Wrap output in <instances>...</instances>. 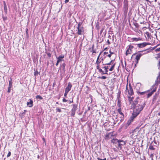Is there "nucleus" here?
I'll return each instance as SVG.
<instances>
[{"instance_id":"nucleus-4","label":"nucleus","mask_w":160,"mask_h":160,"mask_svg":"<svg viewBox=\"0 0 160 160\" xmlns=\"http://www.w3.org/2000/svg\"><path fill=\"white\" fill-rule=\"evenodd\" d=\"M149 43L144 42L142 43H140L137 44L138 47L139 48H142L144 47L146 45L149 44Z\"/></svg>"},{"instance_id":"nucleus-12","label":"nucleus","mask_w":160,"mask_h":160,"mask_svg":"<svg viewBox=\"0 0 160 160\" xmlns=\"http://www.w3.org/2000/svg\"><path fill=\"white\" fill-rule=\"evenodd\" d=\"M29 102H27V105L29 107H32L33 105V101L31 99H29Z\"/></svg>"},{"instance_id":"nucleus-52","label":"nucleus","mask_w":160,"mask_h":160,"mask_svg":"<svg viewBox=\"0 0 160 160\" xmlns=\"http://www.w3.org/2000/svg\"><path fill=\"white\" fill-rule=\"evenodd\" d=\"M107 43H108V44H110V42L109 41V40H108L107 41Z\"/></svg>"},{"instance_id":"nucleus-46","label":"nucleus","mask_w":160,"mask_h":160,"mask_svg":"<svg viewBox=\"0 0 160 160\" xmlns=\"http://www.w3.org/2000/svg\"><path fill=\"white\" fill-rule=\"evenodd\" d=\"M109 52H110V54H111V55H112V54H114V53L113 52H112L111 51V50H109Z\"/></svg>"},{"instance_id":"nucleus-32","label":"nucleus","mask_w":160,"mask_h":160,"mask_svg":"<svg viewBox=\"0 0 160 160\" xmlns=\"http://www.w3.org/2000/svg\"><path fill=\"white\" fill-rule=\"evenodd\" d=\"M122 142V143H120L121 142H118V146L119 147H121V146L123 144H123V143Z\"/></svg>"},{"instance_id":"nucleus-39","label":"nucleus","mask_w":160,"mask_h":160,"mask_svg":"<svg viewBox=\"0 0 160 160\" xmlns=\"http://www.w3.org/2000/svg\"><path fill=\"white\" fill-rule=\"evenodd\" d=\"M47 55L49 57H51V53L49 52H48L47 53Z\"/></svg>"},{"instance_id":"nucleus-34","label":"nucleus","mask_w":160,"mask_h":160,"mask_svg":"<svg viewBox=\"0 0 160 160\" xmlns=\"http://www.w3.org/2000/svg\"><path fill=\"white\" fill-rule=\"evenodd\" d=\"M11 152L9 151L8 152V153L7 155V157L8 158V157H9L10 156V155H11Z\"/></svg>"},{"instance_id":"nucleus-37","label":"nucleus","mask_w":160,"mask_h":160,"mask_svg":"<svg viewBox=\"0 0 160 160\" xmlns=\"http://www.w3.org/2000/svg\"><path fill=\"white\" fill-rule=\"evenodd\" d=\"M97 159L98 160H106V158H104V159H102L98 158Z\"/></svg>"},{"instance_id":"nucleus-35","label":"nucleus","mask_w":160,"mask_h":160,"mask_svg":"<svg viewBox=\"0 0 160 160\" xmlns=\"http://www.w3.org/2000/svg\"><path fill=\"white\" fill-rule=\"evenodd\" d=\"M154 155L153 154H152L150 155V158H151L152 160H153V158Z\"/></svg>"},{"instance_id":"nucleus-9","label":"nucleus","mask_w":160,"mask_h":160,"mask_svg":"<svg viewBox=\"0 0 160 160\" xmlns=\"http://www.w3.org/2000/svg\"><path fill=\"white\" fill-rule=\"evenodd\" d=\"M78 29V35H81L82 34V33L83 32V27H81L80 28L77 27Z\"/></svg>"},{"instance_id":"nucleus-22","label":"nucleus","mask_w":160,"mask_h":160,"mask_svg":"<svg viewBox=\"0 0 160 160\" xmlns=\"http://www.w3.org/2000/svg\"><path fill=\"white\" fill-rule=\"evenodd\" d=\"M36 98L37 99H39L40 100H42V98L41 96H40L39 95H37L36 96Z\"/></svg>"},{"instance_id":"nucleus-24","label":"nucleus","mask_w":160,"mask_h":160,"mask_svg":"<svg viewBox=\"0 0 160 160\" xmlns=\"http://www.w3.org/2000/svg\"><path fill=\"white\" fill-rule=\"evenodd\" d=\"M114 61V60H111L110 62H109V63H106V64H105V65H110L111 63L112 64L113 63V62Z\"/></svg>"},{"instance_id":"nucleus-31","label":"nucleus","mask_w":160,"mask_h":160,"mask_svg":"<svg viewBox=\"0 0 160 160\" xmlns=\"http://www.w3.org/2000/svg\"><path fill=\"white\" fill-rule=\"evenodd\" d=\"M133 97H129V101H132L133 100Z\"/></svg>"},{"instance_id":"nucleus-40","label":"nucleus","mask_w":160,"mask_h":160,"mask_svg":"<svg viewBox=\"0 0 160 160\" xmlns=\"http://www.w3.org/2000/svg\"><path fill=\"white\" fill-rule=\"evenodd\" d=\"M133 41H138V38H132Z\"/></svg>"},{"instance_id":"nucleus-14","label":"nucleus","mask_w":160,"mask_h":160,"mask_svg":"<svg viewBox=\"0 0 160 160\" xmlns=\"http://www.w3.org/2000/svg\"><path fill=\"white\" fill-rule=\"evenodd\" d=\"M156 91V89H153L150 92L148 93L147 95V98H149L150 96H151L153 94V93L155 92Z\"/></svg>"},{"instance_id":"nucleus-47","label":"nucleus","mask_w":160,"mask_h":160,"mask_svg":"<svg viewBox=\"0 0 160 160\" xmlns=\"http://www.w3.org/2000/svg\"><path fill=\"white\" fill-rule=\"evenodd\" d=\"M62 101H63V102H66L67 101V100L66 99H65L64 98L63 99Z\"/></svg>"},{"instance_id":"nucleus-1","label":"nucleus","mask_w":160,"mask_h":160,"mask_svg":"<svg viewBox=\"0 0 160 160\" xmlns=\"http://www.w3.org/2000/svg\"><path fill=\"white\" fill-rule=\"evenodd\" d=\"M141 105L144 106L145 105V103L142 101L140 100L138 98H136V100H135L131 105L132 108H135L140 106Z\"/></svg>"},{"instance_id":"nucleus-55","label":"nucleus","mask_w":160,"mask_h":160,"mask_svg":"<svg viewBox=\"0 0 160 160\" xmlns=\"http://www.w3.org/2000/svg\"><path fill=\"white\" fill-rule=\"evenodd\" d=\"M108 52H104V55H106V54H108Z\"/></svg>"},{"instance_id":"nucleus-58","label":"nucleus","mask_w":160,"mask_h":160,"mask_svg":"<svg viewBox=\"0 0 160 160\" xmlns=\"http://www.w3.org/2000/svg\"><path fill=\"white\" fill-rule=\"evenodd\" d=\"M38 74V72H35V73L34 74H35V75H37V74Z\"/></svg>"},{"instance_id":"nucleus-27","label":"nucleus","mask_w":160,"mask_h":160,"mask_svg":"<svg viewBox=\"0 0 160 160\" xmlns=\"http://www.w3.org/2000/svg\"><path fill=\"white\" fill-rule=\"evenodd\" d=\"M65 66H66V64L64 63H62V70H64V71L65 70Z\"/></svg>"},{"instance_id":"nucleus-36","label":"nucleus","mask_w":160,"mask_h":160,"mask_svg":"<svg viewBox=\"0 0 160 160\" xmlns=\"http://www.w3.org/2000/svg\"><path fill=\"white\" fill-rule=\"evenodd\" d=\"M159 76H158L157 78V80L155 81V84H157V85H158V83H160V82H158V81H157V80H158V78Z\"/></svg>"},{"instance_id":"nucleus-15","label":"nucleus","mask_w":160,"mask_h":160,"mask_svg":"<svg viewBox=\"0 0 160 160\" xmlns=\"http://www.w3.org/2000/svg\"><path fill=\"white\" fill-rule=\"evenodd\" d=\"M117 106L119 108H121V100L120 99H118V101Z\"/></svg>"},{"instance_id":"nucleus-21","label":"nucleus","mask_w":160,"mask_h":160,"mask_svg":"<svg viewBox=\"0 0 160 160\" xmlns=\"http://www.w3.org/2000/svg\"><path fill=\"white\" fill-rule=\"evenodd\" d=\"M115 63H114L113 65L111 67V68L109 69V70L110 71H112L115 66Z\"/></svg>"},{"instance_id":"nucleus-59","label":"nucleus","mask_w":160,"mask_h":160,"mask_svg":"<svg viewBox=\"0 0 160 160\" xmlns=\"http://www.w3.org/2000/svg\"><path fill=\"white\" fill-rule=\"evenodd\" d=\"M94 45H93L92 47V50H93V49H94Z\"/></svg>"},{"instance_id":"nucleus-50","label":"nucleus","mask_w":160,"mask_h":160,"mask_svg":"<svg viewBox=\"0 0 160 160\" xmlns=\"http://www.w3.org/2000/svg\"><path fill=\"white\" fill-rule=\"evenodd\" d=\"M99 71L101 73V72H102L103 71L101 69H100L99 70Z\"/></svg>"},{"instance_id":"nucleus-25","label":"nucleus","mask_w":160,"mask_h":160,"mask_svg":"<svg viewBox=\"0 0 160 160\" xmlns=\"http://www.w3.org/2000/svg\"><path fill=\"white\" fill-rule=\"evenodd\" d=\"M64 55H63L59 56L58 57H57V58H59V59H62L64 58Z\"/></svg>"},{"instance_id":"nucleus-19","label":"nucleus","mask_w":160,"mask_h":160,"mask_svg":"<svg viewBox=\"0 0 160 160\" xmlns=\"http://www.w3.org/2000/svg\"><path fill=\"white\" fill-rule=\"evenodd\" d=\"M12 87V79L10 78V80L9 81V83L8 87H9V88H11Z\"/></svg>"},{"instance_id":"nucleus-33","label":"nucleus","mask_w":160,"mask_h":160,"mask_svg":"<svg viewBox=\"0 0 160 160\" xmlns=\"http://www.w3.org/2000/svg\"><path fill=\"white\" fill-rule=\"evenodd\" d=\"M133 48V46L130 45L129 46V48H128V49H130L132 50V49Z\"/></svg>"},{"instance_id":"nucleus-56","label":"nucleus","mask_w":160,"mask_h":160,"mask_svg":"<svg viewBox=\"0 0 160 160\" xmlns=\"http://www.w3.org/2000/svg\"><path fill=\"white\" fill-rule=\"evenodd\" d=\"M112 55L110 54H109L108 55V56L109 58H110L111 57Z\"/></svg>"},{"instance_id":"nucleus-30","label":"nucleus","mask_w":160,"mask_h":160,"mask_svg":"<svg viewBox=\"0 0 160 160\" xmlns=\"http://www.w3.org/2000/svg\"><path fill=\"white\" fill-rule=\"evenodd\" d=\"M146 92H138V93H140V94L141 95H143Z\"/></svg>"},{"instance_id":"nucleus-64","label":"nucleus","mask_w":160,"mask_h":160,"mask_svg":"<svg viewBox=\"0 0 160 160\" xmlns=\"http://www.w3.org/2000/svg\"><path fill=\"white\" fill-rule=\"evenodd\" d=\"M26 111H26V110H24V112H23V113H25V112H26Z\"/></svg>"},{"instance_id":"nucleus-8","label":"nucleus","mask_w":160,"mask_h":160,"mask_svg":"<svg viewBox=\"0 0 160 160\" xmlns=\"http://www.w3.org/2000/svg\"><path fill=\"white\" fill-rule=\"evenodd\" d=\"M138 52L137 53V54L136 56L135 59L137 60L136 63H138V61L140 59V57L142 55V54L141 53H138Z\"/></svg>"},{"instance_id":"nucleus-16","label":"nucleus","mask_w":160,"mask_h":160,"mask_svg":"<svg viewBox=\"0 0 160 160\" xmlns=\"http://www.w3.org/2000/svg\"><path fill=\"white\" fill-rule=\"evenodd\" d=\"M132 52V50L130 49H128L126 51V55H128L129 54H131Z\"/></svg>"},{"instance_id":"nucleus-11","label":"nucleus","mask_w":160,"mask_h":160,"mask_svg":"<svg viewBox=\"0 0 160 160\" xmlns=\"http://www.w3.org/2000/svg\"><path fill=\"white\" fill-rule=\"evenodd\" d=\"M72 87V85L69 82L68 83L67 87L65 88V91L68 92L70 90Z\"/></svg>"},{"instance_id":"nucleus-53","label":"nucleus","mask_w":160,"mask_h":160,"mask_svg":"<svg viewBox=\"0 0 160 160\" xmlns=\"http://www.w3.org/2000/svg\"><path fill=\"white\" fill-rule=\"evenodd\" d=\"M69 104H70V103H72V102H73V100H72V101H71V100H69Z\"/></svg>"},{"instance_id":"nucleus-41","label":"nucleus","mask_w":160,"mask_h":160,"mask_svg":"<svg viewBox=\"0 0 160 160\" xmlns=\"http://www.w3.org/2000/svg\"><path fill=\"white\" fill-rule=\"evenodd\" d=\"M96 63L97 64V65H99L100 63V61H99L98 60H97Z\"/></svg>"},{"instance_id":"nucleus-42","label":"nucleus","mask_w":160,"mask_h":160,"mask_svg":"<svg viewBox=\"0 0 160 160\" xmlns=\"http://www.w3.org/2000/svg\"><path fill=\"white\" fill-rule=\"evenodd\" d=\"M68 92H67V91H65V92L64 94V96L65 97H66V96L67 95V94H68Z\"/></svg>"},{"instance_id":"nucleus-10","label":"nucleus","mask_w":160,"mask_h":160,"mask_svg":"<svg viewBox=\"0 0 160 160\" xmlns=\"http://www.w3.org/2000/svg\"><path fill=\"white\" fill-rule=\"evenodd\" d=\"M138 115L136 114V113L133 112L129 120L130 122H132L134 119Z\"/></svg>"},{"instance_id":"nucleus-29","label":"nucleus","mask_w":160,"mask_h":160,"mask_svg":"<svg viewBox=\"0 0 160 160\" xmlns=\"http://www.w3.org/2000/svg\"><path fill=\"white\" fill-rule=\"evenodd\" d=\"M103 68H104L105 69V72L107 73V72H108V67H106L105 66H104V67H103Z\"/></svg>"},{"instance_id":"nucleus-51","label":"nucleus","mask_w":160,"mask_h":160,"mask_svg":"<svg viewBox=\"0 0 160 160\" xmlns=\"http://www.w3.org/2000/svg\"><path fill=\"white\" fill-rule=\"evenodd\" d=\"M69 0H65V3H66L67 2H69Z\"/></svg>"},{"instance_id":"nucleus-45","label":"nucleus","mask_w":160,"mask_h":160,"mask_svg":"<svg viewBox=\"0 0 160 160\" xmlns=\"http://www.w3.org/2000/svg\"><path fill=\"white\" fill-rule=\"evenodd\" d=\"M91 52H92V54L93 53H96V51L94 50H92Z\"/></svg>"},{"instance_id":"nucleus-18","label":"nucleus","mask_w":160,"mask_h":160,"mask_svg":"<svg viewBox=\"0 0 160 160\" xmlns=\"http://www.w3.org/2000/svg\"><path fill=\"white\" fill-rule=\"evenodd\" d=\"M3 6H4V10L5 12L7 11V8L6 4L5 3V2H3Z\"/></svg>"},{"instance_id":"nucleus-20","label":"nucleus","mask_w":160,"mask_h":160,"mask_svg":"<svg viewBox=\"0 0 160 160\" xmlns=\"http://www.w3.org/2000/svg\"><path fill=\"white\" fill-rule=\"evenodd\" d=\"M58 60H57V63L56 64V66H57L58 64V63L61 62V61H62V59H59V58H57Z\"/></svg>"},{"instance_id":"nucleus-44","label":"nucleus","mask_w":160,"mask_h":160,"mask_svg":"<svg viewBox=\"0 0 160 160\" xmlns=\"http://www.w3.org/2000/svg\"><path fill=\"white\" fill-rule=\"evenodd\" d=\"M102 52H101L99 54V55L98 56V58H97V60H98V59H99V57H100V56L101 53Z\"/></svg>"},{"instance_id":"nucleus-23","label":"nucleus","mask_w":160,"mask_h":160,"mask_svg":"<svg viewBox=\"0 0 160 160\" xmlns=\"http://www.w3.org/2000/svg\"><path fill=\"white\" fill-rule=\"evenodd\" d=\"M146 35L147 36V37H148V38H150V36H151V34L148 32H146Z\"/></svg>"},{"instance_id":"nucleus-7","label":"nucleus","mask_w":160,"mask_h":160,"mask_svg":"<svg viewBox=\"0 0 160 160\" xmlns=\"http://www.w3.org/2000/svg\"><path fill=\"white\" fill-rule=\"evenodd\" d=\"M129 89L128 90V93L130 95H132L133 94V89L131 87L130 84H129Z\"/></svg>"},{"instance_id":"nucleus-57","label":"nucleus","mask_w":160,"mask_h":160,"mask_svg":"<svg viewBox=\"0 0 160 160\" xmlns=\"http://www.w3.org/2000/svg\"><path fill=\"white\" fill-rule=\"evenodd\" d=\"M147 2H149L150 4H151V2L149 0H146Z\"/></svg>"},{"instance_id":"nucleus-48","label":"nucleus","mask_w":160,"mask_h":160,"mask_svg":"<svg viewBox=\"0 0 160 160\" xmlns=\"http://www.w3.org/2000/svg\"><path fill=\"white\" fill-rule=\"evenodd\" d=\"M57 110L58 112H61V109L60 108L57 109Z\"/></svg>"},{"instance_id":"nucleus-5","label":"nucleus","mask_w":160,"mask_h":160,"mask_svg":"<svg viewBox=\"0 0 160 160\" xmlns=\"http://www.w3.org/2000/svg\"><path fill=\"white\" fill-rule=\"evenodd\" d=\"M118 112L121 116V117H120V118H121L120 120V121L122 122L123 120V119L124 117V115L123 113L121 112V108H119L118 109Z\"/></svg>"},{"instance_id":"nucleus-26","label":"nucleus","mask_w":160,"mask_h":160,"mask_svg":"<svg viewBox=\"0 0 160 160\" xmlns=\"http://www.w3.org/2000/svg\"><path fill=\"white\" fill-rule=\"evenodd\" d=\"M149 149L151 150H154L155 149V148L152 145L149 146Z\"/></svg>"},{"instance_id":"nucleus-28","label":"nucleus","mask_w":160,"mask_h":160,"mask_svg":"<svg viewBox=\"0 0 160 160\" xmlns=\"http://www.w3.org/2000/svg\"><path fill=\"white\" fill-rule=\"evenodd\" d=\"M98 78H99L105 79L107 78V77L105 76H102V77H99Z\"/></svg>"},{"instance_id":"nucleus-43","label":"nucleus","mask_w":160,"mask_h":160,"mask_svg":"<svg viewBox=\"0 0 160 160\" xmlns=\"http://www.w3.org/2000/svg\"><path fill=\"white\" fill-rule=\"evenodd\" d=\"M11 88H9V87H8V92L9 93L11 91Z\"/></svg>"},{"instance_id":"nucleus-17","label":"nucleus","mask_w":160,"mask_h":160,"mask_svg":"<svg viewBox=\"0 0 160 160\" xmlns=\"http://www.w3.org/2000/svg\"><path fill=\"white\" fill-rule=\"evenodd\" d=\"M112 136V135L111 134V133H108L107 135H106L105 136V138L106 139H109V137L110 136Z\"/></svg>"},{"instance_id":"nucleus-49","label":"nucleus","mask_w":160,"mask_h":160,"mask_svg":"<svg viewBox=\"0 0 160 160\" xmlns=\"http://www.w3.org/2000/svg\"><path fill=\"white\" fill-rule=\"evenodd\" d=\"M97 69H98V70H99V69H100V67H99V65H97Z\"/></svg>"},{"instance_id":"nucleus-63","label":"nucleus","mask_w":160,"mask_h":160,"mask_svg":"<svg viewBox=\"0 0 160 160\" xmlns=\"http://www.w3.org/2000/svg\"><path fill=\"white\" fill-rule=\"evenodd\" d=\"M158 116H160V112L158 113Z\"/></svg>"},{"instance_id":"nucleus-61","label":"nucleus","mask_w":160,"mask_h":160,"mask_svg":"<svg viewBox=\"0 0 160 160\" xmlns=\"http://www.w3.org/2000/svg\"><path fill=\"white\" fill-rule=\"evenodd\" d=\"M107 48H104V50H107Z\"/></svg>"},{"instance_id":"nucleus-60","label":"nucleus","mask_w":160,"mask_h":160,"mask_svg":"<svg viewBox=\"0 0 160 160\" xmlns=\"http://www.w3.org/2000/svg\"><path fill=\"white\" fill-rule=\"evenodd\" d=\"M136 54V53H134L132 55V57H133Z\"/></svg>"},{"instance_id":"nucleus-54","label":"nucleus","mask_w":160,"mask_h":160,"mask_svg":"<svg viewBox=\"0 0 160 160\" xmlns=\"http://www.w3.org/2000/svg\"><path fill=\"white\" fill-rule=\"evenodd\" d=\"M101 73H102V74H107V73H106V72H105V73H104V72H103V71H102V72H101Z\"/></svg>"},{"instance_id":"nucleus-2","label":"nucleus","mask_w":160,"mask_h":160,"mask_svg":"<svg viewBox=\"0 0 160 160\" xmlns=\"http://www.w3.org/2000/svg\"><path fill=\"white\" fill-rule=\"evenodd\" d=\"M144 107V106L141 105L140 106L133 108L134 109L133 112L136 113V114L138 115Z\"/></svg>"},{"instance_id":"nucleus-6","label":"nucleus","mask_w":160,"mask_h":160,"mask_svg":"<svg viewBox=\"0 0 160 160\" xmlns=\"http://www.w3.org/2000/svg\"><path fill=\"white\" fill-rule=\"evenodd\" d=\"M112 142L113 143H117L118 142H122L123 143V144H125V143L124 141H123L122 140H118L117 139H113L111 140Z\"/></svg>"},{"instance_id":"nucleus-62","label":"nucleus","mask_w":160,"mask_h":160,"mask_svg":"<svg viewBox=\"0 0 160 160\" xmlns=\"http://www.w3.org/2000/svg\"><path fill=\"white\" fill-rule=\"evenodd\" d=\"M138 41L140 40H141V39L140 38H138Z\"/></svg>"},{"instance_id":"nucleus-3","label":"nucleus","mask_w":160,"mask_h":160,"mask_svg":"<svg viewBox=\"0 0 160 160\" xmlns=\"http://www.w3.org/2000/svg\"><path fill=\"white\" fill-rule=\"evenodd\" d=\"M77 109V105L73 104L72 105V108L71 110V116H74L76 110Z\"/></svg>"},{"instance_id":"nucleus-13","label":"nucleus","mask_w":160,"mask_h":160,"mask_svg":"<svg viewBox=\"0 0 160 160\" xmlns=\"http://www.w3.org/2000/svg\"><path fill=\"white\" fill-rule=\"evenodd\" d=\"M150 52V50H149V49H147L144 50L138 51L139 52H143V53H142V55L149 53Z\"/></svg>"},{"instance_id":"nucleus-38","label":"nucleus","mask_w":160,"mask_h":160,"mask_svg":"<svg viewBox=\"0 0 160 160\" xmlns=\"http://www.w3.org/2000/svg\"><path fill=\"white\" fill-rule=\"evenodd\" d=\"M81 24H82V23H81V22H79L78 24V26L77 27H78V28H80V27H81Z\"/></svg>"}]
</instances>
